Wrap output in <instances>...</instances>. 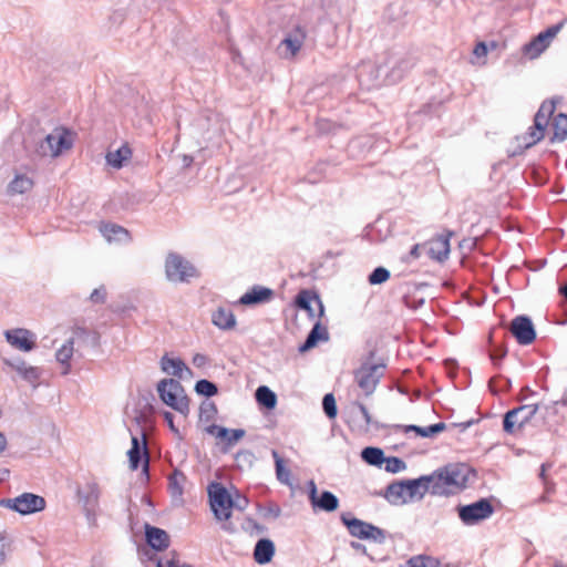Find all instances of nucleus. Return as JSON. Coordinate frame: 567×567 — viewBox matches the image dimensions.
<instances>
[{
  "label": "nucleus",
  "instance_id": "nucleus-45",
  "mask_svg": "<svg viewBox=\"0 0 567 567\" xmlns=\"http://www.w3.org/2000/svg\"><path fill=\"white\" fill-rule=\"evenodd\" d=\"M322 409L329 420H334L338 415L336 398L332 393H327L322 398Z\"/></svg>",
  "mask_w": 567,
  "mask_h": 567
},
{
  "label": "nucleus",
  "instance_id": "nucleus-46",
  "mask_svg": "<svg viewBox=\"0 0 567 567\" xmlns=\"http://www.w3.org/2000/svg\"><path fill=\"white\" fill-rule=\"evenodd\" d=\"M384 470L388 473L396 474L406 468V463L398 456H388L384 461Z\"/></svg>",
  "mask_w": 567,
  "mask_h": 567
},
{
  "label": "nucleus",
  "instance_id": "nucleus-34",
  "mask_svg": "<svg viewBox=\"0 0 567 567\" xmlns=\"http://www.w3.org/2000/svg\"><path fill=\"white\" fill-rule=\"evenodd\" d=\"M554 134L550 137V142H563L567 138V114L558 113L554 117L553 123Z\"/></svg>",
  "mask_w": 567,
  "mask_h": 567
},
{
  "label": "nucleus",
  "instance_id": "nucleus-43",
  "mask_svg": "<svg viewBox=\"0 0 567 567\" xmlns=\"http://www.w3.org/2000/svg\"><path fill=\"white\" fill-rule=\"evenodd\" d=\"M390 270L383 266H379L369 274L368 282L371 286L382 285L390 279Z\"/></svg>",
  "mask_w": 567,
  "mask_h": 567
},
{
  "label": "nucleus",
  "instance_id": "nucleus-32",
  "mask_svg": "<svg viewBox=\"0 0 567 567\" xmlns=\"http://www.w3.org/2000/svg\"><path fill=\"white\" fill-rule=\"evenodd\" d=\"M385 455L382 449L375 446H367L361 451V458L369 465L381 468L384 461Z\"/></svg>",
  "mask_w": 567,
  "mask_h": 567
},
{
  "label": "nucleus",
  "instance_id": "nucleus-49",
  "mask_svg": "<svg viewBox=\"0 0 567 567\" xmlns=\"http://www.w3.org/2000/svg\"><path fill=\"white\" fill-rule=\"evenodd\" d=\"M555 109H556V102L555 100H545L538 111L536 112L535 115L537 116H542V117H545V120H548L551 117V115L554 114L555 112Z\"/></svg>",
  "mask_w": 567,
  "mask_h": 567
},
{
  "label": "nucleus",
  "instance_id": "nucleus-31",
  "mask_svg": "<svg viewBox=\"0 0 567 567\" xmlns=\"http://www.w3.org/2000/svg\"><path fill=\"white\" fill-rule=\"evenodd\" d=\"M382 495L392 505H402L403 502V480L394 481L386 486Z\"/></svg>",
  "mask_w": 567,
  "mask_h": 567
},
{
  "label": "nucleus",
  "instance_id": "nucleus-47",
  "mask_svg": "<svg viewBox=\"0 0 567 567\" xmlns=\"http://www.w3.org/2000/svg\"><path fill=\"white\" fill-rule=\"evenodd\" d=\"M56 134H48L40 143L38 152L42 156H51L55 148Z\"/></svg>",
  "mask_w": 567,
  "mask_h": 567
},
{
  "label": "nucleus",
  "instance_id": "nucleus-60",
  "mask_svg": "<svg viewBox=\"0 0 567 567\" xmlns=\"http://www.w3.org/2000/svg\"><path fill=\"white\" fill-rule=\"evenodd\" d=\"M488 53V48H487V44L483 41L478 42L474 49H473V54L481 59V58H484L486 56Z\"/></svg>",
  "mask_w": 567,
  "mask_h": 567
},
{
  "label": "nucleus",
  "instance_id": "nucleus-20",
  "mask_svg": "<svg viewBox=\"0 0 567 567\" xmlns=\"http://www.w3.org/2000/svg\"><path fill=\"white\" fill-rule=\"evenodd\" d=\"M312 301H316V303L318 305V317H322L324 313V307L319 295L316 291L309 289L300 290L293 299V305L297 309L306 311L309 318H315L316 315L312 308Z\"/></svg>",
  "mask_w": 567,
  "mask_h": 567
},
{
  "label": "nucleus",
  "instance_id": "nucleus-56",
  "mask_svg": "<svg viewBox=\"0 0 567 567\" xmlns=\"http://www.w3.org/2000/svg\"><path fill=\"white\" fill-rule=\"evenodd\" d=\"M9 550V544L6 537L0 533V567L4 565Z\"/></svg>",
  "mask_w": 567,
  "mask_h": 567
},
{
  "label": "nucleus",
  "instance_id": "nucleus-54",
  "mask_svg": "<svg viewBox=\"0 0 567 567\" xmlns=\"http://www.w3.org/2000/svg\"><path fill=\"white\" fill-rule=\"evenodd\" d=\"M106 299V290L103 286L94 289L90 295V300L93 303H104Z\"/></svg>",
  "mask_w": 567,
  "mask_h": 567
},
{
  "label": "nucleus",
  "instance_id": "nucleus-24",
  "mask_svg": "<svg viewBox=\"0 0 567 567\" xmlns=\"http://www.w3.org/2000/svg\"><path fill=\"white\" fill-rule=\"evenodd\" d=\"M99 229L109 243H128L131 240L130 231L115 223H101Z\"/></svg>",
  "mask_w": 567,
  "mask_h": 567
},
{
  "label": "nucleus",
  "instance_id": "nucleus-38",
  "mask_svg": "<svg viewBox=\"0 0 567 567\" xmlns=\"http://www.w3.org/2000/svg\"><path fill=\"white\" fill-rule=\"evenodd\" d=\"M76 339L83 341L87 346L95 348L100 344V334L96 331H91L84 327H76L74 329Z\"/></svg>",
  "mask_w": 567,
  "mask_h": 567
},
{
  "label": "nucleus",
  "instance_id": "nucleus-29",
  "mask_svg": "<svg viewBox=\"0 0 567 567\" xmlns=\"http://www.w3.org/2000/svg\"><path fill=\"white\" fill-rule=\"evenodd\" d=\"M132 156V151L127 145H122L114 152H109L105 156L107 165L113 168L120 169L124 163Z\"/></svg>",
  "mask_w": 567,
  "mask_h": 567
},
{
  "label": "nucleus",
  "instance_id": "nucleus-7",
  "mask_svg": "<svg viewBox=\"0 0 567 567\" xmlns=\"http://www.w3.org/2000/svg\"><path fill=\"white\" fill-rule=\"evenodd\" d=\"M537 411V404H523L508 410L503 416V431L506 434H516L535 417Z\"/></svg>",
  "mask_w": 567,
  "mask_h": 567
},
{
  "label": "nucleus",
  "instance_id": "nucleus-5",
  "mask_svg": "<svg viewBox=\"0 0 567 567\" xmlns=\"http://www.w3.org/2000/svg\"><path fill=\"white\" fill-rule=\"evenodd\" d=\"M207 493L214 517L219 522L228 520L234 509V498L229 491L219 482H210Z\"/></svg>",
  "mask_w": 567,
  "mask_h": 567
},
{
  "label": "nucleus",
  "instance_id": "nucleus-8",
  "mask_svg": "<svg viewBox=\"0 0 567 567\" xmlns=\"http://www.w3.org/2000/svg\"><path fill=\"white\" fill-rule=\"evenodd\" d=\"M461 522L466 526L475 525L491 517L495 509L488 498H480L476 502L456 507Z\"/></svg>",
  "mask_w": 567,
  "mask_h": 567
},
{
  "label": "nucleus",
  "instance_id": "nucleus-64",
  "mask_svg": "<svg viewBox=\"0 0 567 567\" xmlns=\"http://www.w3.org/2000/svg\"><path fill=\"white\" fill-rule=\"evenodd\" d=\"M156 567H181L177 565L175 559H166L163 561L162 559H156Z\"/></svg>",
  "mask_w": 567,
  "mask_h": 567
},
{
  "label": "nucleus",
  "instance_id": "nucleus-39",
  "mask_svg": "<svg viewBox=\"0 0 567 567\" xmlns=\"http://www.w3.org/2000/svg\"><path fill=\"white\" fill-rule=\"evenodd\" d=\"M194 390L198 395L205 396L206 399L215 396L218 393L217 384L207 379L198 380L195 383Z\"/></svg>",
  "mask_w": 567,
  "mask_h": 567
},
{
  "label": "nucleus",
  "instance_id": "nucleus-14",
  "mask_svg": "<svg viewBox=\"0 0 567 567\" xmlns=\"http://www.w3.org/2000/svg\"><path fill=\"white\" fill-rule=\"evenodd\" d=\"M308 498L313 511H322L332 513L338 509L340 502L339 498L330 491H322L318 494V488L315 481L308 482Z\"/></svg>",
  "mask_w": 567,
  "mask_h": 567
},
{
  "label": "nucleus",
  "instance_id": "nucleus-55",
  "mask_svg": "<svg viewBox=\"0 0 567 567\" xmlns=\"http://www.w3.org/2000/svg\"><path fill=\"white\" fill-rule=\"evenodd\" d=\"M548 123L549 121L545 120V117L535 115L532 127H534L538 134H543V136H545Z\"/></svg>",
  "mask_w": 567,
  "mask_h": 567
},
{
  "label": "nucleus",
  "instance_id": "nucleus-17",
  "mask_svg": "<svg viewBox=\"0 0 567 567\" xmlns=\"http://www.w3.org/2000/svg\"><path fill=\"white\" fill-rule=\"evenodd\" d=\"M4 338L13 348L23 352H30L37 347L34 333L24 328L7 330Z\"/></svg>",
  "mask_w": 567,
  "mask_h": 567
},
{
  "label": "nucleus",
  "instance_id": "nucleus-19",
  "mask_svg": "<svg viewBox=\"0 0 567 567\" xmlns=\"http://www.w3.org/2000/svg\"><path fill=\"white\" fill-rule=\"evenodd\" d=\"M205 430L208 434L214 435L225 443L224 452H227L246 435L244 429H228L217 424H210Z\"/></svg>",
  "mask_w": 567,
  "mask_h": 567
},
{
  "label": "nucleus",
  "instance_id": "nucleus-27",
  "mask_svg": "<svg viewBox=\"0 0 567 567\" xmlns=\"http://www.w3.org/2000/svg\"><path fill=\"white\" fill-rule=\"evenodd\" d=\"M422 486L425 487V474L420 475L417 478L403 480V502H404V504L422 498L423 494L420 493V487H422Z\"/></svg>",
  "mask_w": 567,
  "mask_h": 567
},
{
  "label": "nucleus",
  "instance_id": "nucleus-6",
  "mask_svg": "<svg viewBox=\"0 0 567 567\" xmlns=\"http://www.w3.org/2000/svg\"><path fill=\"white\" fill-rule=\"evenodd\" d=\"M165 275L171 282H189L198 276L197 269L177 252H169L165 260Z\"/></svg>",
  "mask_w": 567,
  "mask_h": 567
},
{
  "label": "nucleus",
  "instance_id": "nucleus-36",
  "mask_svg": "<svg viewBox=\"0 0 567 567\" xmlns=\"http://www.w3.org/2000/svg\"><path fill=\"white\" fill-rule=\"evenodd\" d=\"M271 455L275 461V470H276L277 480L281 484L291 486V482H290L291 472L289 468L286 467L282 457L279 455V453L276 450L271 451Z\"/></svg>",
  "mask_w": 567,
  "mask_h": 567
},
{
  "label": "nucleus",
  "instance_id": "nucleus-59",
  "mask_svg": "<svg viewBox=\"0 0 567 567\" xmlns=\"http://www.w3.org/2000/svg\"><path fill=\"white\" fill-rule=\"evenodd\" d=\"M237 494V499H234V508L243 512L249 504V499L246 496H241L237 489H235Z\"/></svg>",
  "mask_w": 567,
  "mask_h": 567
},
{
  "label": "nucleus",
  "instance_id": "nucleus-62",
  "mask_svg": "<svg viewBox=\"0 0 567 567\" xmlns=\"http://www.w3.org/2000/svg\"><path fill=\"white\" fill-rule=\"evenodd\" d=\"M403 430L404 432H410V431H414L419 436L421 437H425V426H420V425H404L403 426Z\"/></svg>",
  "mask_w": 567,
  "mask_h": 567
},
{
  "label": "nucleus",
  "instance_id": "nucleus-28",
  "mask_svg": "<svg viewBox=\"0 0 567 567\" xmlns=\"http://www.w3.org/2000/svg\"><path fill=\"white\" fill-rule=\"evenodd\" d=\"M212 322L221 330H230L236 326V318L231 309L218 307L212 315Z\"/></svg>",
  "mask_w": 567,
  "mask_h": 567
},
{
  "label": "nucleus",
  "instance_id": "nucleus-12",
  "mask_svg": "<svg viewBox=\"0 0 567 567\" xmlns=\"http://www.w3.org/2000/svg\"><path fill=\"white\" fill-rule=\"evenodd\" d=\"M565 22L566 20H561L539 32L533 40L524 44L523 52L530 59L538 58L549 47L551 40L563 29Z\"/></svg>",
  "mask_w": 567,
  "mask_h": 567
},
{
  "label": "nucleus",
  "instance_id": "nucleus-63",
  "mask_svg": "<svg viewBox=\"0 0 567 567\" xmlns=\"http://www.w3.org/2000/svg\"><path fill=\"white\" fill-rule=\"evenodd\" d=\"M163 416H164L165 422H166V423H167V425L169 426V429H171L173 432L177 433V432H178V429H177V427L175 426V424H174V415H173V413H171V412H168V411H165V412L163 413Z\"/></svg>",
  "mask_w": 567,
  "mask_h": 567
},
{
  "label": "nucleus",
  "instance_id": "nucleus-15",
  "mask_svg": "<svg viewBox=\"0 0 567 567\" xmlns=\"http://www.w3.org/2000/svg\"><path fill=\"white\" fill-rule=\"evenodd\" d=\"M453 235L454 231L444 229L441 234L427 240V256L439 264L445 262L450 256V240Z\"/></svg>",
  "mask_w": 567,
  "mask_h": 567
},
{
  "label": "nucleus",
  "instance_id": "nucleus-22",
  "mask_svg": "<svg viewBox=\"0 0 567 567\" xmlns=\"http://www.w3.org/2000/svg\"><path fill=\"white\" fill-rule=\"evenodd\" d=\"M145 539L147 545L155 551H162L169 546V536L166 530L152 526L150 524L144 525Z\"/></svg>",
  "mask_w": 567,
  "mask_h": 567
},
{
  "label": "nucleus",
  "instance_id": "nucleus-61",
  "mask_svg": "<svg viewBox=\"0 0 567 567\" xmlns=\"http://www.w3.org/2000/svg\"><path fill=\"white\" fill-rule=\"evenodd\" d=\"M192 362L196 368H204L208 364L209 359L206 354L196 353L194 354Z\"/></svg>",
  "mask_w": 567,
  "mask_h": 567
},
{
  "label": "nucleus",
  "instance_id": "nucleus-57",
  "mask_svg": "<svg viewBox=\"0 0 567 567\" xmlns=\"http://www.w3.org/2000/svg\"><path fill=\"white\" fill-rule=\"evenodd\" d=\"M354 406L358 409L359 413L361 414L362 419L364 420L367 427L369 425L373 424L372 416L363 403L354 402Z\"/></svg>",
  "mask_w": 567,
  "mask_h": 567
},
{
  "label": "nucleus",
  "instance_id": "nucleus-48",
  "mask_svg": "<svg viewBox=\"0 0 567 567\" xmlns=\"http://www.w3.org/2000/svg\"><path fill=\"white\" fill-rule=\"evenodd\" d=\"M217 412V406L213 401H203L199 406V417L204 421L213 420Z\"/></svg>",
  "mask_w": 567,
  "mask_h": 567
},
{
  "label": "nucleus",
  "instance_id": "nucleus-33",
  "mask_svg": "<svg viewBox=\"0 0 567 567\" xmlns=\"http://www.w3.org/2000/svg\"><path fill=\"white\" fill-rule=\"evenodd\" d=\"M255 398L257 403L267 410H272L276 408L277 395L267 385L258 386L255 393Z\"/></svg>",
  "mask_w": 567,
  "mask_h": 567
},
{
  "label": "nucleus",
  "instance_id": "nucleus-35",
  "mask_svg": "<svg viewBox=\"0 0 567 567\" xmlns=\"http://www.w3.org/2000/svg\"><path fill=\"white\" fill-rule=\"evenodd\" d=\"M186 481V475L175 468L172 474L168 476V489L174 497H181L184 493V483Z\"/></svg>",
  "mask_w": 567,
  "mask_h": 567
},
{
  "label": "nucleus",
  "instance_id": "nucleus-3",
  "mask_svg": "<svg viewBox=\"0 0 567 567\" xmlns=\"http://www.w3.org/2000/svg\"><path fill=\"white\" fill-rule=\"evenodd\" d=\"M156 390L161 401L171 409L187 415L189 412L188 398L182 383L173 378L162 379Z\"/></svg>",
  "mask_w": 567,
  "mask_h": 567
},
{
  "label": "nucleus",
  "instance_id": "nucleus-50",
  "mask_svg": "<svg viewBox=\"0 0 567 567\" xmlns=\"http://www.w3.org/2000/svg\"><path fill=\"white\" fill-rule=\"evenodd\" d=\"M403 300L408 308L414 310L421 308L425 301L423 297H416L412 295L410 288L408 289V292L404 295Z\"/></svg>",
  "mask_w": 567,
  "mask_h": 567
},
{
  "label": "nucleus",
  "instance_id": "nucleus-16",
  "mask_svg": "<svg viewBox=\"0 0 567 567\" xmlns=\"http://www.w3.org/2000/svg\"><path fill=\"white\" fill-rule=\"evenodd\" d=\"M511 332L520 346L532 344L537 336L532 319L526 315H519L512 320Z\"/></svg>",
  "mask_w": 567,
  "mask_h": 567
},
{
  "label": "nucleus",
  "instance_id": "nucleus-52",
  "mask_svg": "<svg viewBox=\"0 0 567 567\" xmlns=\"http://www.w3.org/2000/svg\"><path fill=\"white\" fill-rule=\"evenodd\" d=\"M525 134L527 135V138L530 140V142L524 144V148H530L544 138L543 134H538L532 126L528 127Z\"/></svg>",
  "mask_w": 567,
  "mask_h": 567
},
{
  "label": "nucleus",
  "instance_id": "nucleus-37",
  "mask_svg": "<svg viewBox=\"0 0 567 567\" xmlns=\"http://www.w3.org/2000/svg\"><path fill=\"white\" fill-rule=\"evenodd\" d=\"M73 338L66 340L55 353L56 361L66 367L64 374L68 373L70 369V360L73 355Z\"/></svg>",
  "mask_w": 567,
  "mask_h": 567
},
{
  "label": "nucleus",
  "instance_id": "nucleus-58",
  "mask_svg": "<svg viewBox=\"0 0 567 567\" xmlns=\"http://www.w3.org/2000/svg\"><path fill=\"white\" fill-rule=\"evenodd\" d=\"M445 429L446 424L444 422L427 425V437H433L436 434L443 432Z\"/></svg>",
  "mask_w": 567,
  "mask_h": 567
},
{
  "label": "nucleus",
  "instance_id": "nucleus-30",
  "mask_svg": "<svg viewBox=\"0 0 567 567\" xmlns=\"http://www.w3.org/2000/svg\"><path fill=\"white\" fill-rule=\"evenodd\" d=\"M306 33L300 27H297L292 32L288 33L281 41V45H285L290 51L291 55H295L302 47Z\"/></svg>",
  "mask_w": 567,
  "mask_h": 567
},
{
  "label": "nucleus",
  "instance_id": "nucleus-9",
  "mask_svg": "<svg viewBox=\"0 0 567 567\" xmlns=\"http://www.w3.org/2000/svg\"><path fill=\"white\" fill-rule=\"evenodd\" d=\"M76 496L82 505L89 525L95 526L101 496L99 484L93 481L87 482L83 487H78Z\"/></svg>",
  "mask_w": 567,
  "mask_h": 567
},
{
  "label": "nucleus",
  "instance_id": "nucleus-1",
  "mask_svg": "<svg viewBox=\"0 0 567 567\" xmlns=\"http://www.w3.org/2000/svg\"><path fill=\"white\" fill-rule=\"evenodd\" d=\"M413 65L414 60L408 53L389 50L375 62H362L358 66L357 79L362 89L370 91L399 82Z\"/></svg>",
  "mask_w": 567,
  "mask_h": 567
},
{
  "label": "nucleus",
  "instance_id": "nucleus-26",
  "mask_svg": "<svg viewBox=\"0 0 567 567\" xmlns=\"http://www.w3.org/2000/svg\"><path fill=\"white\" fill-rule=\"evenodd\" d=\"M275 553V543L270 538H260L255 545L252 556L257 564L266 565L272 560Z\"/></svg>",
  "mask_w": 567,
  "mask_h": 567
},
{
  "label": "nucleus",
  "instance_id": "nucleus-41",
  "mask_svg": "<svg viewBox=\"0 0 567 567\" xmlns=\"http://www.w3.org/2000/svg\"><path fill=\"white\" fill-rule=\"evenodd\" d=\"M73 145L71 134L68 130H63L62 133L56 134L55 148L52 153V157L59 156L63 151L71 148Z\"/></svg>",
  "mask_w": 567,
  "mask_h": 567
},
{
  "label": "nucleus",
  "instance_id": "nucleus-18",
  "mask_svg": "<svg viewBox=\"0 0 567 567\" xmlns=\"http://www.w3.org/2000/svg\"><path fill=\"white\" fill-rule=\"evenodd\" d=\"M2 362L8 368L14 370L24 381L34 384L41 377V369L38 367L28 365L27 362L20 358H2Z\"/></svg>",
  "mask_w": 567,
  "mask_h": 567
},
{
  "label": "nucleus",
  "instance_id": "nucleus-51",
  "mask_svg": "<svg viewBox=\"0 0 567 567\" xmlns=\"http://www.w3.org/2000/svg\"><path fill=\"white\" fill-rule=\"evenodd\" d=\"M507 354V349L505 347H495L489 352V358L495 367H499L501 360L504 359Z\"/></svg>",
  "mask_w": 567,
  "mask_h": 567
},
{
  "label": "nucleus",
  "instance_id": "nucleus-10",
  "mask_svg": "<svg viewBox=\"0 0 567 567\" xmlns=\"http://www.w3.org/2000/svg\"><path fill=\"white\" fill-rule=\"evenodd\" d=\"M385 364L362 362L354 371V380L367 396L371 395L383 377Z\"/></svg>",
  "mask_w": 567,
  "mask_h": 567
},
{
  "label": "nucleus",
  "instance_id": "nucleus-44",
  "mask_svg": "<svg viewBox=\"0 0 567 567\" xmlns=\"http://www.w3.org/2000/svg\"><path fill=\"white\" fill-rule=\"evenodd\" d=\"M235 461L239 470L251 468L256 456L250 450H240L236 453Z\"/></svg>",
  "mask_w": 567,
  "mask_h": 567
},
{
  "label": "nucleus",
  "instance_id": "nucleus-42",
  "mask_svg": "<svg viewBox=\"0 0 567 567\" xmlns=\"http://www.w3.org/2000/svg\"><path fill=\"white\" fill-rule=\"evenodd\" d=\"M257 511L260 514V516L265 519H277L281 515V508L280 506L275 502H269L267 504H258Z\"/></svg>",
  "mask_w": 567,
  "mask_h": 567
},
{
  "label": "nucleus",
  "instance_id": "nucleus-53",
  "mask_svg": "<svg viewBox=\"0 0 567 567\" xmlns=\"http://www.w3.org/2000/svg\"><path fill=\"white\" fill-rule=\"evenodd\" d=\"M400 567H425V553L411 557Z\"/></svg>",
  "mask_w": 567,
  "mask_h": 567
},
{
  "label": "nucleus",
  "instance_id": "nucleus-11",
  "mask_svg": "<svg viewBox=\"0 0 567 567\" xmlns=\"http://www.w3.org/2000/svg\"><path fill=\"white\" fill-rule=\"evenodd\" d=\"M0 505L21 515H31L42 512L45 508L47 502L44 497L27 492L14 498L1 499Z\"/></svg>",
  "mask_w": 567,
  "mask_h": 567
},
{
  "label": "nucleus",
  "instance_id": "nucleus-21",
  "mask_svg": "<svg viewBox=\"0 0 567 567\" xmlns=\"http://www.w3.org/2000/svg\"><path fill=\"white\" fill-rule=\"evenodd\" d=\"M274 296L275 291L271 288L255 285L239 298L238 303L252 307L271 301Z\"/></svg>",
  "mask_w": 567,
  "mask_h": 567
},
{
  "label": "nucleus",
  "instance_id": "nucleus-13",
  "mask_svg": "<svg viewBox=\"0 0 567 567\" xmlns=\"http://www.w3.org/2000/svg\"><path fill=\"white\" fill-rule=\"evenodd\" d=\"M131 443V449L127 451L130 467L131 470L136 471L141 466L142 461H144L142 472L148 478V452L145 441V433L142 429L140 432V437L132 434Z\"/></svg>",
  "mask_w": 567,
  "mask_h": 567
},
{
  "label": "nucleus",
  "instance_id": "nucleus-2",
  "mask_svg": "<svg viewBox=\"0 0 567 567\" xmlns=\"http://www.w3.org/2000/svg\"><path fill=\"white\" fill-rule=\"evenodd\" d=\"M471 470L464 464H450L427 475V492L432 495L450 496L467 486Z\"/></svg>",
  "mask_w": 567,
  "mask_h": 567
},
{
  "label": "nucleus",
  "instance_id": "nucleus-40",
  "mask_svg": "<svg viewBox=\"0 0 567 567\" xmlns=\"http://www.w3.org/2000/svg\"><path fill=\"white\" fill-rule=\"evenodd\" d=\"M33 182L25 175H17L9 184V190L13 194H23L31 189Z\"/></svg>",
  "mask_w": 567,
  "mask_h": 567
},
{
  "label": "nucleus",
  "instance_id": "nucleus-23",
  "mask_svg": "<svg viewBox=\"0 0 567 567\" xmlns=\"http://www.w3.org/2000/svg\"><path fill=\"white\" fill-rule=\"evenodd\" d=\"M161 369L164 373L183 379L184 374L192 378L193 371L186 365L181 358H171L164 354L159 361Z\"/></svg>",
  "mask_w": 567,
  "mask_h": 567
},
{
  "label": "nucleus",
  "instance_id": "nucleus-4",
  "mask_svg": "<svg viewBox=\"0 0 567 567\" xmlns=\"http://www.w3.org/2000/svg\"><path fill=\"white\" fill-rule=\"evenodd\" d=\"M340 520L352 537L372 540L377 544H383L385 542L386 532L384 529L352 516L350 512L342 513Z\"/></svg>",
  "mask_w": 567,
  "mask_h": 567
},
{
  "label": "nucleus",
  "instance_id": "nucleus-25",
  "mask_svg": "<svg viewBox=\"0 0 567 567\" xmlns=\"http://www.w3.org/2000/svg\"><path fill=\"white\" fill-rule=\"evenodd\" d=\"M329 332L326 327H323L320 321H317L309 333L306 337V340L299 346L298 350L300 353H305L312 348H315L320 341H328Z\"/></svg>",
  "mask_w": 567,
  "mask_h": 567
}]
</instances>
